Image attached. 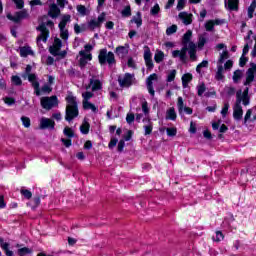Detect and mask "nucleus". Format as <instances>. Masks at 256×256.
I'll return each mask as SVG.
<instances>
[{"label":"nucleus","mask_w":256,"mask_h":256,"mask_svg":"<svg viewBox=\"0 0 256 256\" xmlns=\"http://www.w3.org/2000/svg\"><path fill=\"white\" fill-rule=\"evenodd\" d=\"M66 102L68 103V105L66 106L65 120L68 121V123H71L73 119L79 117V106L77 105V97L73 95H68L66 96Z\"/></svg>","instance_id":"f257e3e1"},{"label":"nucleus","mask_w":256,"mask_h":256,"mask_svg":"<svg viewBox=\"0 0 256 256\" xmlns=\"http://www.w3.org/2000/svg\"><path fill=\"white\" fill-rule=\"evenodd\" d=\"M98 63L101 67L108 65V67H113L117 65V60L115 59V54L111 51H107V48L99 50Z\"/></svg>","instance_id":"f03ea898"},{"label":"nucleus","mask_w":256,"mask_h":256,"mask_svg":"<svg viewBox=\"0 0 256 256\" xmlns=\"http://www.w3.org/2000/svg\"><path fill=\"white\" fill-rule=\"evenodd\" d=\"M33 66L28 64L25 68V75L28 77L29 83H31L37 97L41 95V89L39 88V81H37V74L31 73Z\"/></svg>","instance_id":"7ed1b4c3"},{"label":"nucleus","mask_w":256,"mask_h":256,"mask_svg":"<svg viewBox=\"0 0 256 256\" xmlns=\"http://www.w3.org/2000/svg\"><path fill=\"white\" fill-rule=\"evenodd\" d=\"M40 103L43 109H46V111H49L53 109V107H57L59 105V98H57V96L55 95L50 97H43L41 98Z\"/></svg>","instance_id":"20e7f679"},{"label":"nucleus","mask_w":256,"mask_h":256,"mask_svg":"<svg viewBox=\"0 0 256 256\" xmlns=\"http://www.w3.org/2000/svg\"><path fill=\"white\" fill-rule=\"evenodd\" d=\"M191 43L189 44H182L181 50H174L172 52V57L174 59H177V57L180 58V61L183 63H187V51L188 53L191 51Z\"/></svg>","instance_id":"39448f33"},{"label":"nucleus","mask_w":256,"mask_h":256,"mask_svg":"<svg viewBox=\"0 0 256 256\" xmlns=\"http://www.w3.org/2000/svg\"><path fill=\"white\" fill-rule=\"evenodd\" d=\"M7 19L9 21H12L13 23H21V21H23V19H29V12H27V10L23 9L20 11H17L13 14L8 13L6 15Z\"/></svg>","instance_id":"423d86ee"},{"label":"nucleus","mask_w":256,"mask_h":256,"mask_svg":"<svg viewBox=\"0 0 256 256\" xmlns=\"http://www.w3.org/2000/svg\"><path fill=\"white\" fill-rule=\"evenodd\" d=\"M236 101H240L244 107H247L251 103V97L249 96V88L246 87L244 91L238 90L236 92Z\"/></svg>","instance_id":"0eeeda50"},{"label":"nucleus","mask_w":256,"mask_h":256,"mask_svg":"<svg viewBox=\"0 0 256 256\" xmlns=\"http://www.w3.org/2000/svg\"><path fill=\"white\" fill-rule=\"evenodd\" d=\"M144 61L147 71H153L155 64L153 63V54L149 46L144 47Z\"/></svg>","instance_id":"6e6552de"},{"label":"nucleus","mask_w":256,"mask_h":256,"mask_svg":"<svg viewBox=\"0 0 256 256\" xmlns=\"http://www.w3.org/2000/svg\"><path fill=\"white\" fill-rule=\"evenodd\" d=\"M133 77H135V75L131 73H125L124 77L119 76L118 77L119 86L122 89L131 87V85H133Z\"/></svg>","instance_id":"1a4fd4ad"},{"label":"nucleus","mask_w":256,"mask_h":256,"mask_svg":"<svg viewBox=\"0 0 256 256\" xmlns=\"http://www.w3.org/2000/svg\"><path fill=\"white\" fill-rule=\"evenodd\" d=\"M36 31H40V35L37 36L36 41H43V43H47V39H49V29L45 26V23H41L38 27H36Z\"/></svg>","instance_id":"9d476101"},{"label":"nucleus","mask_w":256,"mask_h":256,"mask_svg":"<svg viewBox=\"0 0 256 256\" xmlns=\"http://www.w3.org/2000/svg\"><path fill=\"white\" fill-rule=\"evenodd\" d=\"M250 68L246 71V80L244 82V86L247 87L248 85H251L253 81H255V72H256V64L250 63Z\"/></svg>","instance_id":"9b49d317"},{"label":"nucleus","mask_w":256,"mask_h":256,"mask_svg":"<svg viewBox=\"0 0 256 256\" xmlns=\"http://www.w3.org/2000/svg\"><path fill=\"white\" fill-rule=\"evenodd\" d=\"M105 12H102L99 16L98 19H91L88 22V28L90 29V31H95V29L101 27V24L105 21Z\"/></svg>","instance_id":"f8f14e48"},{"label":"nucleus","mask_w":256,"mask_h":256,"mask_svg":"<svg viewBox=\"0 0 256 256\" xmlns=\"http://www.w3.org/2000/svg\"><path fill=\"white\" fill-rule=\"evenodd\" d=\"M233 119L235 121H241L243 119V106H241L240 100H236L233 108Z\"/></svg>","instance_id":"ddd939ff"},{"label":"nucleus","mask_w":256,"mask_h":256,"mask_svg":"<svg viewBox=\"0 0 256 256\" xmlns=\"http://www.w3.org/2000/svg\"><path fill=\"white\" fill-rule=\"evenodd\" d=\"M40 129H50V131H53V129H55V120L45 117L41 118Z\"/></svg>","instance_id":"4468645a"},{"label":"nucleus","mask_w":256,"mask_h":256,"mask_svg":"<svg viewBox=\"0 0 256 256\" xmlns=\"http://www.w3.org/2000/svg\"><path fill=\"white\" fill-rule=\"evenodd\" d=\"M92 86V91H101L103 89V83L99 79H90V83L86 86V89H90Z\"/></svg>","instance_id":"2eb2a0df"},{"label":"nucleus","mask_w":256,"mask_h":256,"mask_svg":"<svg viewBox=\"0 0 256 256\" xmlns=\"http://www.w3.org/2000/svg\"><path fill=\"white\" fill-rule=\"evenodd\" d=\"M48 15L49 17H51V19H57V17L61 15V9H59V6H57V4H51Z\"/></svg>","instance_id":"dca6fc26"},{"label":"nucleus","mask_w":256,"mask_h":256,"mask_svg":"<svg viewBox=\"0 0 256 256\" xmlns=\"http://www.w3.org/2000/svg\"><path fill=\"white\" fill-rule=\"evenodd\" d=\"M224 3L228 11H239V0H225Z\"/></svg>","instance_id":"f3484780"},{"label":"nucleus","mask_w":256,"mask_h":256,"mask_svg":"<svg viewBox=\"0 0 256 256\" xmlns=\"http://www.w3.org/2000/svg\"><path fill=\"white\" fill-rule=\"evenodd\" d=\"M179 19L183 20L184 25H191L193 23V14L187 12H180L178 15Z\"/></svg>","instance_id":"a211bd4d"},{"label":"nucleus","mask_w":256,"mask_h":256,"mask_svg":"<svg viewBox=\"0 0 256 256\" xmlns=\"http://www.w3.org/2000/svg\"><path fill=\"white\" fill-rule=\"evenodd\" d=\"M0 247L6 256H15L13 251L9 250V243L5 242L2 237H0Z\"/></svg>","instance_id":"6ab92c4d"},{"label":"nucleus","mask_w":256,"mask_h":256,"mask_svg":"<svg viewBox=\"0 0 256 256\" xmlns=\"http://www.w3.org/2000/svg\"><path fill=\"white\" fill-rule=\"evenodd\" d=\"M90 129L91 124L87 121V119H84L82 124L80 125V133H82V135H89Z\"/></svg>","instance_id":"aec40b11"},{"label":"nucleus","mask_w":256,"mask_h":256,"mask_svg":"<svg viewBox=\"0 0 256 256\" xmlns=\"http://www.w3.org/2000/svg\"><path fill=\"white\" fill-rule=\"evenodd\" d=\"M188 53L191 61H197V45H195V42L190 43V51Z\"/></svg>","instance_id":"412c9836"},{"label":"nucleus","mask_w":256,"mask_h":256,"mask_svg":"<svg viewBox=\"0 0 256 256\" xmlns=\"http://www.w3.org/2000/svg\"><path fill=\"white\" fill-rule=\"evenodd\" d=\"M193 81V74L191 73H185L182 76V87L187 88L189 86V83Z\"/></svg>","instance_id":"4be33fe9"},{"label":"nucleus","mask_w":256,"mask_h":256,"mask_svg":"<svg viewBox=\"0 0 256 256\" xmlns=\"http://www.w3.org/2000/svg\"><path fill=\"white\" fill-rule=\"evenodd\" d=\"M71 21V15L65 14L62 16L61 21L58 24L59 29H65L67 27V24Z\"/></svg>","instance_id":"5701e85b"},{"label":"nucleus","mask_w":256,"mask_h":256,"mask_svg":"<svg viewBox=\"0 0 256 256\" xmlns=\"http://www.w3.org/2000/svg\"><path fill=\"white\" fill-rule=\"evenodd\" d=\"M191 37H193V31L188 30L186 33H184L181 44L189 45V43H193V41H191Z\"/></svg>","instance_id":"b1692460"},{"label":"nucleus","mask_w":256,"mask_h":256,"mask_svg":"<svg viewBox=\"0 0 256 256\" xmlns=\"http://www.w3.org/2000/svg\"><path fill=\"white\" fill-rule=\"evenodd\" d=\"M166 119L169 121H176L177 120V112H175V108L171 107L166 112Z\"/></svg>","instance_id":"393cba45"},{"label":"nucleus","mask_w":256,"mask_h":256,"mask_svg":"<svg viewBox=\"0 0 256 256\" xmlns=\"http://www.w3.org/2000/svg\"><path fill=\"white\" fill-rule=\"evenodd\" d=\"M83 105V109L85 110H91L93 113H97V111H99V109L97 108V106H95V104L89 102V101H83L82 102Z\"/></svg>","instance_id":"a878e982"},{"label":"nucleus","mask_w":256,"mask_h":256,"mask_svg":"<svg viewBox=\"0 0 256 256\" xmlns=\"http://www.w3.org/2000/svg\"><path fill=\"white\" fill-rule=\"evenodd\" d=\"M223 71H224L223 65L218 64L217 72H216V75H215L216 81H223V79H225V75H223Z\"/></svg>","instance_id":"bb28decb"},{"label":"nucleus","mask_w":256,"mask_h":256,"mask_svg":"<svg viewBox=\"0 0 256 256\" xmlns=\"http://www.w3.org/2000/svg\"><path fill=\"white\" fill-rule=\"evenodd\" d=\"M31 253H33V249L29 247H23L17 250V255L19 256L31 255Z\"/></svg>","instance_id":"cd10ccee"},{"label":"nucleus","mask_w":256,"mask_h":256,"mask_svg":"<svg viewBox=\"0 0 256 256\" xmlns=\"http://www.w3.org/2000/svg\"><path fill=\"white\" fill-rule=\"evenodd\" d=\"M11 83L15 87H21V85H23V80H21V77L18 75H13L11 76Z\"/></svg>","instance_id":"c85d7f7f"},{"label":"nucleus","mask_w":256,"mask_h":256,"mask_svg":"<svg viewBox=\"0 0 256 256\" xmlns=\"http://www.w3.org/2000/svg\"><path fill=\"white\" fill-rule=\"evenodd\" d=\"M144 135H151L153 133V122H151V119H148V125H144Z\"/></svg>","instance_id":"c756f323"},{"label":"nucleus","mask_w":256,"mask_h":256,"mask_svg":"<svg viewBox=\"0 0 256 256\" xmlns=\"http://www.w3.org/2000/svg\"><path fill=\"white\" fill-rule=\"evenodd\" d=\"M63 134L68 137V139H73L75 137V131H73V128L66 126L63 130Z\"/></svg>","instance_id":"7c9ffc66"},{"label":"nucleus","mask_w":256,"mask_h":256,"mask_svg":"<svg viewBox=\"0 0 256 256\" xmlns=\"http://www.w3.org/2000/svg\"><path fill=\"white\" fill-rule=\"evenodd\" d=\"M243 77V71L238 69L234 71L232 79L234 83H239V80Z\"/></svg>","instance_id":"2f4dec72"},{"label":"nucleus","mask_w":256,"mask_h":256,"mask_svg":"<svg viewBox=\"0 0 256 256\" xmlns=\"http://www.w3.org/2000/svg\"><path fill=\"white\" fill-rule=\"evenodd\" d=\"M165 59V53L163 51H157L154 55L155 63H161Z\"/></svg>","instance_id":"473e14b6"},{"label":"nucleus","mask_w":256,"mask_h":256,"mask_svg":"<svg viewBox=\"0 0 256 256\" xmlns=\"http://www.w3.org/2000/svg\"><path fill=\"white\" fill-rule=\"evenodd\" d=\"M21 57H27L28 55H33V50L30 47H22L20 49Z\"/></svg>","instance_id":"72a5a7b5"},{"label":"nucleus","mask_w":256,"mask_h":256,"mask_svg":"<svg viewBox=\"0 0 256 256\" xmlns=\"http://www.w3.org/2000/svg\"><path fill=\"white\" fill-rule=\"evenodd\" d=\"M205 91H207V86H205V83H201L197 86V95L198 97H203V94H205Z\"/></svg>","instance_id":"f704fd0d"},{"label":"nucleus","mask_w":256,"mask_h":256,"mask_svg":"<svg viewBox=\"0 0 256 256\" xmlns=\"http://www.w3.org/2000/svg\"><path fill=\"white\" fill-rule=\"evenodd\" d=\"M255 8H256V0H253L251 5L248 7L249 19H253V13H255Z\"/></svg>","instance_id":"c9c22d12"},{"label":"nucleus","mask_w":256,"mask_h":256,"mask_svg":"<svg viewBox=\"0 0 256 256\" xmlns=\"http://www.w3.org/2000/svg\"><path fill=\"white\" fill-rule=\"evenodd\" d=\"M116 53H117V55H120L121 57H125V55H127V53H129V50H127V48H125V46H118L116 48Z\"/></svg>","instance_id":"e433bc0d"},{"label":"nucleus","mask_w":256,"mask_h":256,"mask_svg":"<svg viewBox=\"0 0 256 256\" xmlns=\"http://www.w3.org/2000/svg\"><path fill=\"white\" fill-rule=\"evenodd\" d=\"M175 77H177V70L173 69L167 75V83H172V81H175Z\"/></svg>","instance_id":"4c0bfd02"},{"label":"nucleus","mask_w":256,"mask_h":256,"mask_svg":"<svg viewBox=\"0 0 256 256\" xmlns=\"http://www.w3.org/2000/svg\"><path fill=\"white\" fill-rule=\"evenodd\" d=\"M160 12L161 7L157 3L150 9V15H152V17H156Z\"/></svg>","instance_id":"58836bf2"},{"label":"nucleus","mask_w":256,"mask_h":256,"mask_svg":"<svg viewBox=\"0 0 256 256\" xmlns=\"http://www.w3.org/2000/svg\"><path fill=\"white\" fill-rule=\"evenodd\" d=\"M228 57H229V51L224 50L223 53L220 54L218 65H223V63H225V59H227Z\"/></svg>","instance_id":"ea45409f"},{"label":"nucleus","mask_w":256,"mask_h":256,"mask_svg":"<svg viewBox=\"0 0 256 256\" xmlns=\"http://www.w3.org/2000/svg\"><path fill=\"white\" fill-rule=\"evenodd\" d=\"M21 195L24 197V199H31L33 197V193L30 192L28 189H21L20 190Z\"/></svg>","instance_id":"a19ab883"},{"label":"nucleus","mask_w":256,"mask_h":256,"mask_svg":"<svg viewBox=\"0 0 256 256\" xmlns=\"http://www.w3.org/2000/svg\"><path fill=\"white\" fill-rule=\"evenodd\" d=\"M21 121H22V124L23 126L26 128V129H29V127H31V119L27 116H22L21 117Z\"/></svg>","instance_id":"79ce46f5"},{"label":"nucleus","mask_w":256,"mask_h":256,"mask_svg":"<svg viewBox=\"0 0 256 256\" xmlns=\"http://www.w3.org/2000/svg\"><path fill=\"white\" fill-rule=\"evenodd\" d=\"M204 67H209V61L203 60L201 63H199L196 67V73H201V69Z\"/></svg>","instance_id":"37998d69"},{"label":"nucleus","mask_w":256,"mask_h":256,"mask_svg":"<svg viewBox=\"0 0 256 256\" xmlns=\"http://www.w3.org/2000/svg\"><path fill=\"white\" fill-rule=\"evenodd\" d=\"M177 107L179 113H183V109L185 108V103L183 102V97L179 96L177 101Z\"/></svg>","instance_id":"c03bdc74"},{"label":"nucleus","mask_w":256,"mask_h":256,"mask_svg":"<svg viewBox=\"0 0 256 256\" xmlns=\"http://www.w3.org/2000/svg\"><path fill=\"white\" fill-rule=\"evenodd\" d=\"M122 17H131V6H125V8L121 12Z\"/></svg>","instance_id":"a18cd8bd"},{"label":"nucleus","mask_w":256,"mask_h":256,"mask_svg":"<svg viewBox=\"0 0 256 256\" xmlns=\"http://www.w3.org/2000/svg\"><path fill=\"white\" fill-rule=\"evenodd\" d=\"M205 29L206 31H213L215 29V23L213 22V20H209L205 23Z\"/></svg>","instance_id":"49530a36"},{"label":"nucleus","mask_w":256,"mask_h":256,"mask_svg":"<svg viewBox=\"0 0 256 256\" xmlns=\"http://www.w3.org/2000/svg\"><path fill=\"white\" fill-rule=\"evenodd\" d=\"M60 37L63 39V41H67L69 39V30L67 29H60Z\"/></svg>","instance_id":"de8ad7c7"},{"label":"nucleus","mask_w":256,"mask_h":256,"mask_svg":"<svg viewBox=\"0 0 256 256\" xmlns=\"http://www.w3.org/2000/svg\"><path fill=\"white\" fill-rule=\"evenodd\" d=\"M137 15L138 17L137 18L134 17L132 21H134L137 27H141V25H143V18H141V12H138Z\"/></svg>","instance_id":"09e8293b"},{"label":"nucleus","mask_w":256,"mask_h":256,"mask_svg":"<svg viewBox=\"0 0 256 256\" xmlns=\"http://www.w3.org/2000/svg\"><path fill=\"white\" fill-rule=\"evenodd\" d=\"M205 43H207V38L200 36L198 38V49H203L205 47Z\"/></svg>","instance_id":"8fccbe9b"},{"label":"nucleus","mask_w":256,"mask_h":256,"mask_svg":"<svg viewBox=\"0 0 256 256\" xmlns=\"http://www.w3.org/2000/svg\"><path fill=\"white\" fill-rule=\"evenodd\" d=\"M166 133L168 137H175L177 135V128L172 127V128H166Z\"/></svg>","instance_id":"3c124183"},{"label":"nucleus","mask_w":256,"mask_h":256,"mask_svg":"<svg viewBox=\"0 0 256 256\" xmlns=\"http://www.w3.org/2000/svg\"><path fill=\"white\" fill-rule=\"evenodd\" d=\"M157 79H158L157 74L153 73V74H151V75L147 78L146 83H147V85H153V81H157Z\"/></svg>","instance_id":"603ef678"},{"label":"nucleus","mask_w":256,"mask_h":256,"mask_svg":"<svg viewBox=\"0 0 256 256\" xmlns=\"http://www.w3.org/2000/svg\"><path fill=\"white\" fill-rule=\"evenodd\" d=\"M173 33H177V25L175 24L166 29V35H173Z\"/></svg>","instance_id":"864d4df0"},{"label":"nucleus","mask_w":256,"mask_h":256,"mask_svg":"<svg viewBox=\"0 0 256 256\" xmlns=\"http://www.w3.org/2000/svg\"><path fill=\"white\" fill-rule=\"evenodd\" d=\"M76 9H77V11H78V13H79L80 15H82V16L87 15V8H86L84 5H78V6L76 7Z\"/></svg>","instance_id":"5fc2aeb1"},{"label":"nucleus","mask_w":256,"mask_h":256,"mask_svg":"<svg viewBox=\"0 0 256 256\" xmlns=\"http://www.w3.org/2000/svg\"><path fill=\"white\" fill-rule=\"evenodd\" d=\"M79 55L85 59L86 61H91L93 59V55L85 53V51L81 50Z\"/></svg>","instance_id":"6e6d98bb"},{"label":"nucleus","mask_w":256,"mask_h":256,"mask_svg":"<svg viewBox=\"0 0 256 256\" xmlns=\"http://www.w3.org/2000/svg\"><path fill=\"white\" fill-rule=\"evenodd\" d=\"M227 113H229V102L224 103V106L221 110L222 117H227Z\"/></svg>","instance_id":"4d7b16f0"},{"label":"nucleus","mask_w":256,"mask_h":256,"mask_svg":"<svg viewBox=\"0 0 256 256\" xmlns=\"http://www.w3.org/2000/svg\"><path fill=\"white\" fill-rule=\"evenodd\" d=\"M94 95L95 94H93V92H89V91L82 93L83 101H89V99H92Z\"/></svg>","instance_id":"13d9d810"},{"label":"nucleus","mask_w":256,"mask_h":256,"mask_svg":"<svg viewBox=\"0 0 256 256\" xmlns=\"http://www.w3.org/2000/svg\"><path fill=\"white\" fill-rule=\"evenodd\" d=\"M53 47H56L57 49H61L63 47V42L59 38H54V43L52 45Z\"/></svg>","instance_id":"bf43d9fd"},{"label":"nucleus","mask_w":256,"mask_h":256,"mask_svg":"<svg viewBox=\"0 0 256 256\" xmlns=\"http://www.w3.org/2000/svg\"><path fill=\"white\" fill-rule=\"evenodd\" d=\"M61 142L63 143L64 146H66L67 148L71 147V145H73V141L71 140V138H62Z\"/></svg>","instance_id":"052dcab7"},{"label":"nucleus","mask_w":256,"mask_h":256,"mask_svg":"<svg viewBox=\"0 0 256 256\" xmlns=\"http://www.w3.org/2000/svg\"><path fill=\"white\" fill-rule=\"evenodd\" d=\"M13 3H15L17 9H23L25 7V1L24 0H12Z\"/></svg>","instance_id":"680f3d73"},{"label":"nucleus","mask_w":256,"mask_h":256,"mask_svg":"<svg viewBox=\"0 0 256 256\" xmlns=\"http://www.w3.org/2000/svg\"><path fill=\"white\" fill-rule=\"evenodd\" d=\"M135 121V114L133 113H129L126 116V123H128V125H131V123H133Z\"/></svg>","instance_id":"e2e57ef3"},{"label":"nucleus","mask_w":256,"mask_h":256,"mask_svg":"<svg viewBox=\"0 0 256 256\" xmlns=\"http://www.w3.org/2000/svg\"><path fill=\"white\" fill-rule=\"evenodd\" d=\"M42 93H51L53 88L49 84H44L41 88Z\"/></svg>","instance_id":"0e129e2a"},{"label":"nucleus","mask_w":256,"mask_h":256,"mask_svg":"<svg viewBox=\"0 0 256 256\" xmlns=\"http://www.w3.org/2000/svg\"><path fill=\"white\" fill-rule=\"evenodd\" d=\"M4 103H6V105L11 107V105H15V98H13V97H6V98H4Z\"/></svg>","instance_id":"69168bd1"},{"label":"nucleus","mask_w":256,"mask_h":256,"mask_svg":"<svg viewBox=\"0 0 256 256\" xmlns=\"http://www.w3.org/2000/svg\"><path fill=\"white\" fill-rule=\"evenodd\" d=\"M123 149H125V140H120L117 146L118 153H122Z\"/></svg>","instance_id":"338daca9"},{"label":"nucleus","mask_w":256,"mask_h":256,"mask_svg":"<svg viewBox=\"0 0 256 256\" xmlns=\"http://www.w3.org/2000/svg\"><path fill=\"white\" fill-rule=\"evenodd\" d=\"M247 61H249V58L241 56L239 59V66L244 67L245 65H247Z\"/></svg>","instance_id":"774afa93"}]
</instances>
